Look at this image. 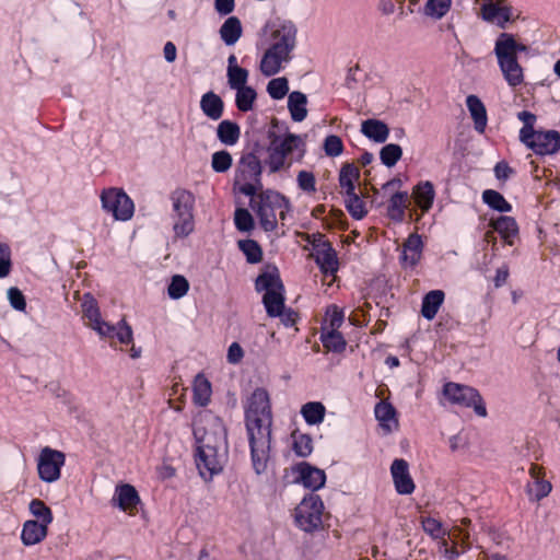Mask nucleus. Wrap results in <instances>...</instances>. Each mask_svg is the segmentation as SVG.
<instances>
[{
    "label": "nucleus",
    "mask_w": 560,
    "mask_h": 560,
    "mask_svg": "<svg viewBox=\"0 0 560 560\" xmlns=\"http://www.w3.org/2000/svg\"><path fill=\"white\" fill-rule=\"evenodd\" d=\"M245 427L248 435L252 465L257 475L267 470L272 439V411L268 392L256 388L245 408Z\"/></svg>",
    "instance_id": "1"
},
{
    "label": "nucleus",
    "mask_w": 560,
    "mask_h": 560,
    "mask_svg": "<svg viewBox=\"0 0 560 560\" xmlns=\"http://www.w3.org/2000/svg\"><path fill=\"white\" fill-rule=\"evenodd\" d=\"M270 45L260 60V71L272 77L282 69V63L293 59L298 45V27L291 20H279L270 28Z\"/></svg>",
    "instance_id": "2"
},
{
    "label": "nucleus",
    "mask_w": 560,
    "mask_h": 560,
    "mask_svg": "<svg viewBox=\"0 0 560 560\" xmlns=\"http://www.w3.org/2000/svg\"><path fill=\"white\" fill-rule=\"evenodd\" d=\"M196 439L195 463L199 476L209 482L215 475L223 471L228 459L226 435L217 436L215 433L205 432L201 436L194 433Z\"/></svg>",
    "instance_id": "3"
},
{
    "label": "nucleus",
    "mask_w": 560,
    "mask_h": 560,
    "mask_svg": "<svg viewBox=\"0 0 560 560\" xmlns=\"http://www.w3.org/2000/svg\"><path fill=\"white\" fill-rule=\"evenodd\" d=\"M82 315L85 326L93 329L101 339L106 340L110 346L116 342L129 345L132 341V330L125 320L113 325L102 318L97 302L91 294H84L82 300Z\"/></svg>",
    "instance_id": "4"
},
{
    "label": "nucleus",
    "mask_w": 560,
    "mask_h": 560,
    "mask_svg": "<svg viewBox=\"0 0 560 560\" xmlns=\"http://www.w3.org/2000/svg\"><path fill=\"white\" fill-rule=\"evenodd\" d=\"M527 50L528 47L518 43L510 33H501L495 39L494 55L502 75L511 88H516L524 82V71L517 55Z\"/></svg>",
    "instance_id": "5"
},
{
    "label": "nucleus",
    "mask_w": 560,
    "mask_h": 560,
    "mask_svg": "<svg viewBox=\"0 0 560 560\" xmlns=\"http://www.w3.org/2000/svg\"><path fill=\"white\" fill-rule=\"evenodd\" d=\"M255 289L258 292H265L262 304L267 315L272 318L281 315L285 307V290L276 266H267L266 270L259 273L255 281Z\"/></svg>",
    "instance_id": "6"
},
{
    "label": "nucleus",
    "mask_w": 560,
    "mask_h": 560,
    "mask_svg": "<svg viewBox=\"0 0 560 560\" xmlns=\"http://www.w3.org/2000/svg\"><path fill=\"white\" fill-rule=\"evenodd\" d=\"M172 202L171 218L176 238H185L195 230V195L185 188H176L170 195Z\"/></svg>",
    "instance_id": "7"
},
{
    "label": "nucleus",
    "mask_w": 560,
    "mask_h": 560,
    "mask_svg": "<svg viewBox=\"0 0 560 560\" xmlns=\"http://www.w3.org/2000/svg\"><path fill=\"white\" fill-rule=\"evenodd\" d=\"M250 208L256 212L260 226L266 232H272L278 226L276 211L284 208L291 210L290 200L273 189H261L250 197Z\"/></svg>",
    "instance_id": "8"
},
{
    "label": "nucleus",
    "mask_w": 560,
    "mask_h": 560,
    "mask_svg": "<svg viewBox=\"0 0 560 560\" xmlns=\"http://www.w3.org/2000/svg\"><path fill=\"white\" fill-rule=\"evenodd\" d=\"M262 164L252 153H242L234 172L233 189L247 197L262 189Z\"/></svg>",
    "instance_id": "9"
},
{
    "label": "nucleus",
    "mask_w": 560,
    "mask_h": 560,
    "mask_svg": "<svg viewBox=\"0 0 560 560\" xmlns=\"http://www.w3.org/2000/svg\"><path fill=\"white\" fill-rule=\"evenodd\" d=\"M323 513L322 498L310 492L294 510L295 525L306 533H314L323 527Z\"/></svg>",
    "instance_id": "10"
},
{
    "label": "nucleus",
    "mask_w": 560,
    "mask_h": 560,
    "mask_svg": "<svg viewBox=\"0 0 560 560\" xmlns=\"http://www.w3.org/2000/svg\"><path fill=\"white\" fill-rule=\"evenodd\" d=\"M102 209L110 214L115 220H130L135 213V203L132 199L117 187L104 188L100 195Z\"/></svg>",
    "instance_id": "11"
},
{
    "label": "nucleus",
    "mask_w": 560,
    "mask_h": 560,
    "mask_svg": "<svg viewBox=\"0 0 560 560\" xmlns=\"http://www.w3.org/2000/svg\"><path fill=\"white\" fill-rule=\"evenodd\" d=\"M443 394L450 402L465 408H474L480 417L487 416L486 405L476 388L448 382L443 386Z\"/></svg>",
    "instance_id": "12"
},
{
    "label": "nucleus",
    "mask_w": 560,
    "mask_h": 560,
    "mask_svg": "<svg viewBox=\"0 0 560 560\" xmlns=\"http://www.w3.org/2000/svg\"><path fill=\"white\" fill-rule=\"evenodd\" d=\"M270 143L282 152L283 158L287 160V170L291 167L293 162H301L305 155V141L300 135L288 132L284 137L277 136L273 131H269Z\"/></svg>",
    "instance_id": "13"
},
{
    "label": "nucleus",
    "mask_w": 560,
    "mask_h": 560,
    "mask_svg": "<svg viewBox=\"0 0 560 560\" xmlns=\"http://www.w3.org/2000/svg\"><path fill=\"white\" fill-rule=\"evenodd\" d=\"M66 456L62 452L44 447L38 456L37 471L39 478L45 482H55L60 478L61 467L65 465Z\"/></svg>",
    "instance_id": "14"
},
{
    "label": "nucleus",
    "mask_w": 560,
    "mask_h": 560,
    "mask_svg": "<svg viewBox=\"0 0 560 560\" xmlns=\"http://www.w3.org/2000/svg\"><path fill=\"white\" fill-rule=\"evenodd\" d=\"M523 143L538 155L555 154L560 150V132L536 130L534 136Z\"/></svg>",
    "instance_id": "15"
},
{
    "label": "nucleus",
    "mask_w": 560,
    "mask_h": 560,
    "mask_svg": "<svg viewBox=\"0 0 560 560\" xmlns=\"http://www.w3.org/2000/svg\"><path fill=\"white\" fill-rule=\"evenodd\" d=\"M298 474L295 481L311 489L313 493L324 487L326 474L323 469L312 466L307 462H301L293 467Z\"/></svg>",
    "instance_id": "16"
},
{
    "label": "nucleus",
    "mask_w": 560,
    "mask_h": 560,
    "mask_svg": "<svg viewBox=\"0 0 560 560\" xmlns=\"http://www.w3.org/2000/svg\"><path fill=\"white\" fill-rule=\"evenodd\" d=\"M390 474L397 493L406 495L415 491L416 486L410 476L407 460L402 458L394 459L390 466Z\"/></svg>",
    "instance_id": "17"
},
{
    "label": "nucleus",
    "mask_w": 560,
    "mask_h": 560,
    "mask_svg": "<svg viewBox=\"0 0 560 560\" xmlns=\"http://www.w3.org/2000/svg\"><path fill=\"white\" fill-rule=\"evenodd\" d=\"M422 249L423 243L421 236L417 233L410 234L402 245V252L399 257L402 267L413 268L417 266L421 259Z\"/></svg>",
    "instance_id": "18"
},
{
    "label": "nucleus",
    "mask_w": 560,
    "mask_h": 560,
    "mask_svg": "<svg viewBox=\"0 0 560 560\" xmlns=\"http://www.w3.org/2000/svg\"><path fill=\"white\" fill-rule=\"evenodd\" d=\"M317 247L314 257L320 271L325 275H335L339 267L337 252L330 243L317 245Z\"/></svg>",
    "instance_id": "19"
},
{
    "label": "nucleus",
    "mask_w": 560,
    "mask_h": 560,
    "mask_svg": "<svg viewBox=\"0 0 560 560\" xmlns=\"http://www.w3.org/2000/svg\"><path fill=\"white\" fill-rule=\"evenodd\" d=\"M138 502L139 497L136 488L130 485H121L116 487L113 503L120 510L129 514H135L137 511Z\"/></svg>",
    "instance_id": "20"
},
{
    "label": "nucleus",
    "mask_w": 560,
    "mask_h": 560,
    "mask_svg": "<svg viewBox=\"0 0 560 560\" xmlns=\"http://www.w3.org/2000/svg\"><path fill=\"white\" fill-rule=\"evenodd\" d=\"M200 109L211 120H219L224 113V102L220 95L209 91L200 98Z\"/></svg>",
    "instance_id": "21"
},
{
    "label": "nucleus",
    "mask_w": 560,
    "mask_h": 560,
    "mask_svg": "<svg viewBox=\"0 0 560 560\" xmlns=\"http://www.w3.org/2000/svg\"><path fill=\"white\" fill-rule=\"evenodd\" d=\"M47 534V525L28 520L23 524L21 539L25 546H33L44 540Z\"/></svg>",
    "instance_id": "22"
},
{
    "label": "nucleus",
    "mask_w": 560,
    "mask_h": 560,
    "mask_svg": "<svg viewBox=\"0 0 560 560\" xmlns=\"http://www.w3.org/2000/svg\"><path fill=\"white\" fill-rule=\"evenodd\" d=\"M482 18L486 21L493 22L498 20V25L504 27L512 18V8L510 5H502L499 1L485 3L481 8Z\"/></svg>",
    "instance_id": "23"
},
{
    "label": "nucleus",
    "mask_w": 560,
    "mask_h": 560,
    "mask_svg": "<svg viewBox=\"0 0 560 560\" xmlns=\"http://www.w3.org/2000/svg\"><path fill=\"white\" fill-rule=\"evenodd\" d=\"M466 105L474 120L475 130L479 133H483L488 121L483 103L477 95L471 94L467 96Z\"/></svg>",
    "instance_id": "24"
},
{
    "label": "nucleus",
    "mask_w": 560,
    "mask_h": 560,
    "mask_svg": "<svg viewBox=\"0 0 560 560\" xmlns=\"http://www.w3.org/2000/svg\"><path fill=\"white\" fill-rule=\"evenodd\" d=\"M408 192L396 191L389 198L387 206V217L396 222L401 223L405 220L406 209L408 207Z\"/></svg>",
    "instance_id": "25"
},
{
    "label": "nucleus",
    "mask_w": 560,
    "mask_h": 560,
    "mask_svg": "<svg viewBox=\"0 0 560 560\" xmlns=\"http://www.w3.org/2000/svg\"><path fill=\"white\" fill-rule=\"evenodd\" d=\"M361 132L376 143H384L389 136V128L382 120L366 119L361 125Z\"/></svg>",
    "instance_id": "26"
},
{
    "label": "nucleus",
    "mask_w": 560,
    "mask_h": 560,
    "mask_svg": "<svg viewBox=\"0 0 560 560\" xmlns=\"http://www.w3.org/2000/svg\"><path fill=\"white\" fill-rule=\"evenodd\" d=\"M413 196L422 212H428L434 202L435 190L430 180L418 183L413 188Z\"/></svg>",
    "instance_id": "27"
},
{
    "label": "nucleus",
    "mask_w": 560,
    "mask_h": 560,
    "mask_svg": "<svg viewBox=\"0 0 560 560\" xmlns=\"http://www.w3.org/2000/svg\"><path fill=\"white\" fill-rule=\"evenodd\" d=\"M444 298L445 294L442 290H432L428 292L422 299L421 315L425 319L432 320L443 304Z\"/></svg>",
    "instance_id": "28"
},
{
    "label": "nucleus",
    "mask_w": 560,
    "mask_h": 560,
    "mask_svg": "<svg viewBox=\"0 0 560 560\" xmlns=\"http://www.w3.org/2000/svg\"><path fill=\"white\" fill-rule=\"evenodd\" d=\"M219 33L226 46H233L243 34L240 19L237 16H229L221 25Z\"/></svg>",
    "instance_id": "29"
},
{
    "label": "nucleus",
    "mask_w": 560,
    "mask_h": 560,
    "mask_svg": "<svg viewBox=\"0 0 560 560\" xmlns=\"http://www.w3.org/2000/svg\"><path fill=\"white\" fill-rule=\"evenodd\" d=\"M307 97L300 91H293L288 97V109L293 121H303L307 116Z\"/></svg>",
    "instance_id": "30"
},
{
    "label": "nucleus",
    "mask_w": 560,
    "mask_h": 560,
    "mask_svg": "<svg viewBox=\"0 0 560 560\" xmlns=\"http://www.w3.org/2000/svg\"><path fill=\"white\" fill-rule=\"evenodd\" d=\"M491 226L509 245L513 244L511 238L518 234L517 222L512 217L500 215L498 219L491 222Z\"/></svg>",
    "instance_id": "31"
},
{
    "label": "nucleus",
    "mask_w": 560,
    "mask_h": 560,
    "mask_svg": "<svg viewBox=\"0 0 560 560\" xmlns=\"http://www.w3.org/2000/svg\"><path fill=\"white\" fill-rule=\"evenodd\" d=\"M217 137L222 144L232 147L240 140L241 128L235 121L222 120L217 127Z\"/></svg>",
    "instance_id": "32"
},
{
    "label": "nucleus",
    "mask_w": 560,
    "mask_h": 560,
    "mask_svg": "<svg viewBox=\"0 0 560 560\" xmlns=\"http://www.w3.org/2000/svg\"><path fill=\"white\" fill-rule=\"evenodd\" d=\"M211 383L201 374L195 377L192 386V400L199 407H206L211 398Z\"/></svg>",
    "instance_id": "33"
},
{
    "label": "nucleus",
    "mask_w": 560,
    "mask_h": 560,
    "mask_svg": "<svg viewBox=\"0 0 560 560\" xmlns=\"http://www.w3.org/2000/svg\"><path fill=\"white\" fill-rule=\"evenodd\" d=\"M301 415L308 425H316L324 421L326 408L320 401H310L302 406Z\"/></svg>",
    "instance_id": "34"
},
{
    "label": "nucleus",
    "mask_w": 560,
    "mask_h": 560,
    "mask_svg": "<svg viewBox=\"0 0 560 560\" xmlns=\"http://www.w3.org/2000/svg\"><path fill=\"white\" fill-rule=\"evenodd\" d=\"M345 206L350 215L355 220L363 219L368 213L365 205L355 192V189L351 191H345Z\"/></svg>",
    "instance_id": "35"
},
{
    "label": "nucleus",
    "mask_w": 560,
    "mask_h": 560,
    "mask_svg": "<svg viewBox=\"0 0 560 560\" xmlns=\"http://www.w3.org/2000/svg\"><path fill=\"white\" fill-rule=\"evenodd\" d=\"M483 202L491 209L504 213L512 211V205L497 190L486 189L482 192Z\"/></svg>",
    "instance_id": "36"
},
{
    "label": "nucleus",
    "mask_w": 560,
    "mask_h": 560,
    "mask_svg": "<svg viewBox=\"0 0 560 560\" xmlns=\"http://www.w3.org/2000/svg\"><path fill=\"white\" fill-rule=\"evenodd\" d=\"M360 177L359 168L352 163H346L342 165L339 172V186L345 191H351L355 189L354 183Z\"/></svg>",
    "instance_id": "37"
},
{
    "label": "nucleus",
    "mask_w": 560,
    "mask_h": 560,
    "mask_svg": "<svg viewBox=\"0 0 560 560\" xmlns=\"http://www.w3.org/2000/svg\"><path fill=\"white\" fill-rule=\"evenodd\" d=\"M235 105L240 112L246 113L253 109L257 93L252 86L236 89Z\"/></svg>",
    "instance_id": "38"
},
{
    "label": "nucleus",
    "mask_w": 560,
    "mask_h": 560,
    "mask_svg": "<svg viewBox=\"0 0 560 560\" xmlns=\"http://www.w3.org/2000/svg\"><path fill=\"white\" fill-rule=\"evenodd\" d=\"M28 509L31 514L35 517L34 521H38L39 523L47 526L52 523V512L44 501L39 499H33L28 504Z\"/></svg>",
    "instance_id": "39"
},
{
    "label": "nucleus",
    "mask_w": 560,
    "mask_h": 560,
    "mask_svg": "<svg viewBox=\"0 0 560 560\" xmlns=\"http://www.w3.org/2000/svg\"><path fill=\"white\" fill-rule=\"evenodd\" d=\"M268 158L265 160V164L268 167L270 174H275L280 172L283 168H287L288 162L283 158L282 152H278L276 144L269 143L267 147Z\"/></svg>",
    "instance_id": "40"
},
{
    "label": "nucleus",
    "mask_w": 560,
    "mask_h": 560,
    "mask_svg": "<svg viewBox=\"0 0 560 560\" xmlns=\"http://www.w3.org/2000/svg\"><path fill=\"white\" fill-rule=\"evenodd\" d=\"M293 444L292 450L299 457H307L313 452V440L311 435L293 432L292 433Z\"/></svg>",
    "instance_id": "41"
},
{
    "label": "nucleus",
    "mask_w": 560,
    "mask_h": 560,
    "mask_svg": "<svg viewBox=\"0 0 560 560\" xmlns=\"http://www.w3.org/2000/svg\"><path fill=\"white\" fill-rule=\"evenodd\" d=\"M320 340L323 346L331 352L340 353L346 349L347 342L338 330H330L327 334H322Z\"/></svg>",
    "instance_id": "42"
},
{
    "label": "nucleus",
    "mask_w": 560,
    "mask_h": 560,
    "mask_svg": "<svg viewBox=\"0 0 560 560\" xmlns=\"http://www.w3.org/2000/svg\"><path fill=\"white\" fill-rule=\"evenodd\" d=\"M517 118L523 122V127L520 130V141L526 142L534 136V132L536 131L534 127L537 117L535 114L528 110H522L517 113Z\"/></svg>",
    "instance_id": "43"
},
{
    "label": "nucleus",
    "mask_w": 560,
    "mask_h": 560,
    "mask_svg": "<svg viewBox=\"0 0 560 560\" xmlns=\"http://www.w3.org/2000/svg\"><path fill=\"white\" fill-rule=\"evenodd\" d=\"M402 156V149L400 145L395 143H388L384 145L380 151L381 162L386 167H393Z\"/></svg>",
    "instance_id": "44"
},
{
    "label": "nucleus",
    "mask_w": 560,
    "mask_h": 560,
    "mask_svg": "<svg viewBox=\"0 0 560 560\" xmlns=\"http://www.w3.org/2000/svg\"><path fill=\"white\" fill-rule=\"evenodd\" d=\"M240 249L246 256L249 264H257L262 259V250L259 244L254 240H242L238 242Z\"/></svg>",
    "instance_id": "45"
},
{
    "label": "nucleus",
    "mask_w": 560,
    "mask_h": 560,
    "mask_svg": "<svg viewBox=\"0 0 560 560\" xmlns=\"http://www.w3.org/2000/svg\"><path fill=\"white\" fill-rule=\"evenodd\" d=\"M452 0H428L424 14L435 20L442 19L451 9Z\"/></svg>",
    "instance_id": "46"
},
{
    "label": "nucleus",
    "mask_w": 560,
    "mask_h": 560,
    "mask_svg": "<svg viewBox=\"0 0 560 560\" xmlns=\"http://www.w3.org/2000/svg\"><path fill=\"white\" fill-rule=\"evenodd\" d=\"M189 290L188 280L182 275H175L172 277L167 288L168 296L173 300H178L187 294Z\"/></svg>",
    "instance_id": "47"
},
{
    "label": "nucleus",
    "mask_w": 560,
    "mask_h": 560,
    "mask_svg": "<svg viewBox=\"0 0 560 560\" xmlns=\"http://www.w3.org/2000/svg\"><path fill=\"white\" fill-rule=\"evenodd\" d=\"M233 163L232 155L226 150L217 151L211 158V167L215 173L228 172Z\"/></svg>",
    "instance_id": "48"
},
{
    "label": "nucleus",
    "mask_w": 560,
    "mask_h": 560,
    "mask_svg": "<svg viewBox=\"0 0 560 560\" xmlns=\"http://www.w3.org/2000/svg\"><path fill=\"white\" fill-rule=\"evenodd\" d=\"M234 224L240 232H250L255 228L254 218L246 208L235 210Z\"/></svg>",
    "instance_id": "49"
},
{
    "label": "nucleus",
    "mask_w": 560,
    "mask_h": 560,
    "mask_svg": "<svg viewBox=\"0 0 560 560\" xmlns=\"http://www.w3.org/2000/svg\"><path fill=\"white\" fill-rule=\"evenodd\" d=\"M267 92L273 100H282L289 92V81L285 77L272 79L267 84Z\"/></svg>",
    "instance_id": "50"
},
{
    "label": "nucleus",
    "mask_w": 560,
    "mask_h": 560,
    "mask_svg": "<svg viewBox=\"0 0 560 560\" xmlns=\"http://www.w3.org/2000/svg\"><path fill=\"white\" fill-rule=\"evenodd\" d=\"M248 70L245 68H232L228 69L226 77L229 86L232 90L247 86Z\"/></svg>",
    "instance_id": "51"
},
{
    "label": "nucleus",
    "mask_w": 560,
    "mask_h": 560,
    "mask_svg": "<svg viewBox=\"0 0 560 560\" xmlns=\"http://www.w3.org/2000/svg\"><path fill=\"white\" fill-rule=\"evenodd\" d=\"M12 270V253L7 243L0 242V279L7 278Z\"/></svg>",
    "instance_id": "52"
},
{
    "label": "nucleus",
    "mask_w": 560,
    "mask_h": 560,
    "mask_svg": "<svg viewBox=\"0 0 560 560\" xmlns=\"http://www.w3.org/2000/svg\"><path fill=\"white\" fill-rule=\"evenodd\" d=\"M298 187L306 192L314 194L316 191V178L310 171H300L296 176Z\"/></svg>",
    "instance_id": "53"
},
{
    "label": "nucleus",
    "mask_w": 560,
    "mask_h": 560,
    "mask_svg": "<svg viewBox=\"0 0 560 560\" xmlns=\"http://www.w3.org/2000/svg\"><path fill=\"white\" fill-rule=\"evenodd\" d=\"M528 492L534 495L536 501H540L546 498L552 490V486L548 480L539 479L535 477V481L532 486H528Z\"/></svg>",
    "instance_id": "54"
},
{
    "label": "nucleus",
    "mask_w": 560,
    "mask_h": 560,
    "mask_svg": "<svg viewBox=\"0 0 560 560\" xmlns=\"http://www.w3.org/2000/svg\"><path fill=\"white\" fill-rule=\"evenodd\" d=\"M324 151L326 155L336 158L343 152V143L339 136L329 135L324 140Z\"/></svg>",
    "instance_id": "55"
},
{
    "label": "nucleus",
    "mask_w": 560,
    "mask_h": 560,
    "mask_svg": "<svg viewBox=\"0 0 560 560\" xmlns=\"http://www.w3.org/2000/svg\"><path fill=\"white\" fill-rule=\"evenodd\" d=\"M375 418L381 422L385 423L390 421L396 416V409L390 402L378 401L374 408Z\"/></svg>",
    "instance_id": "56"
},
{
    "label": "nucleus",
    "mask_w": 560,
    "mask_h": 560,
    "mask_svg": "<svg viewBox=\"0 0 560 560\" xmlns=\"http://www.w3.org/2000/svg\"><path fill=\"white\" fill-rule=\"evenodd\" d=\"M326 315L328 317L331 330H337L343 323L345 314L341 308L332 304L327 307Z\"/></svg>",
    "instance_id": "57"
},
{
    "label": "nucleus",
    "mask_w": 560,
    "mask_h": 560,
    "mask_svg": "<svg viewBox=\"0 0 560 560\" xmlns=\"http://www.w3.org/2000/svg\"><path fill=\"white\" fill-rule=\"evenodd\" d=\"M8 299L13 308L16 311H24L26 307V302L23 293L18 288H10L8 290Z\"/></svg>",
    "instance_id": "58"
},
{
    "label": "nucleus",
    "mask_w": 560,
    "mask_h": 560,
    "mask_svg": "<svg viewBox=\"0 0 560 560\" xmlns=\"http://www.w3.org/2000/svg\"><path fill=\"white\" fill-rule=\"evenodd\" d=\"M422 525H423L424 532L430 534L431 536L439 537L442 534L441 523L433 517H427L422 522Z\"/></svg>",
    "instance_id": "59"
},
{
    "label": "nucleus",
    "mask_w": 560,
    "mask_h": 560,
    "mask_svg": "<svg viewBox=\"0 0 560 560\" xmlns=\"http://www.w3.org/2000/svg\"><path fill=\"white\" fill-rule=\"evenodd\" d=\"M277 317L280 318L281 323L285 327H293L299 319V314L292 308L284 307L281 315H278Z\"/></svg>",
    "instance_id": "60"
},
{
    "label": "nucleus",
    "mask_w": 560,
    "mask_h": 560,
    "mask_svg": "<svg viewBox=\"0 0 560 560\" xmlns=\"http://www.w3.org/2000/svg\"><path fill=\"white\" fill-rule=\"evenodd\" d=\"M214 9L222 16L229 15L235 9V0H214Z\"/></svg>",
    "instance_id": "61"
},
{
    "label": "nucleus",
    "mask_w": 560,
    "mask_h": 560,
    "mask_svg": "<svg viewBox=\"0 0 560 560\" xmlns=\"http://www.w3.org/2000/svg\"><path fill=\"white\" fill-rule=\"evenodd\" d=\"M244 357V351L242 347L237 342H233L230 345L228 350V362L232 364L238 363Z\"/></svg>",
    "instance_id": "62"
},
{
    "label": "nucleus",
    "mask_w": 560,
    "mask_h": 560,
    "mask_svg": "<svg viewBox=\"0 0 560 560\" xmlns=\"http://www.w3.org/2000/svg\"><path fill=\"white\" fill-rule=\"evenodd\" d=\"M513 168L504 161H500L494 166V174L498 179H508L513 174Z\"/></svg>",
    "instance_id": "63"
},
{
    "label": "nucleus",
    "mask_w": 560,
    "mask_h": 560,
    "mask_svg": "<svg viewBox=\"0 0 560 560\" xmlns=\"http://www.w3.org/2000/svg\"><path fill=\"white\" fill-rule=\"evenodd\" d=\"M509 275H510V272H509L508 265H503L500 268H498L497 272H495V277L493 279L494 287L501 288L502 285H504L508 281Z\"/></svg>",
    "instance_id": "64"
}]
</instances>
